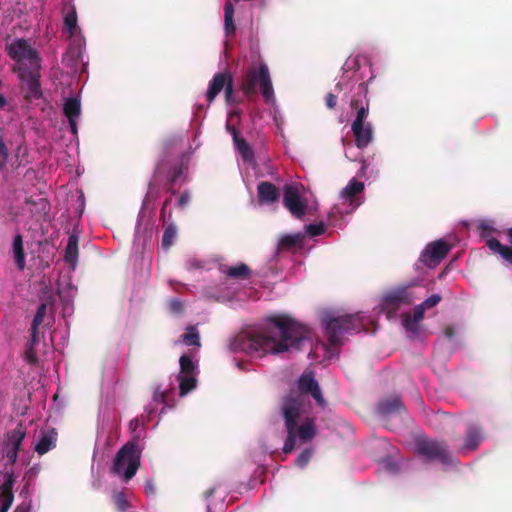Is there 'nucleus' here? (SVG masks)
I'll use <instances>...</instances> for the list:
<instances>
[{"label": "nucleus", "instance_id": "1", "mask_svg": "<svg viewBox=\"0 0 512 512\" xmlns=\"http://www.w3.org/2000/svg\"><path fill=\"white\" fill-rule=\"evenodd\" d=\"M370 321L362 313L353 315L329 316L322 319V325L328 343L316 341L311 329L286 314L267 317L259 327L238 335L230 344L233 351H243L252 357L268 354H280L290 349L310 348L309 356L313 359L322 357L330 360L338 355V347L344 336L358 333Z\"/></svg>", "mask_w": 512, "mask_h": 512}, {"label": "nucleus", "instance_id": "2", "mask_svg": "<svg viewBox=\"0 0 512 512\" xmlns=\"http://www.w3.org/2000/svg\"><path fill=\"white\" fill-rule=\"evenodd\" d=\"M298 390L292 391L282 403V414L287 430V439L283 447L285 453L291 452L297 445L311 441L316 435L315 421L311 417L307 394L310 393L319 406L324 407L325 403L312 373L302 374L298 381Z\"/></svg>", "mask_w": 512, "mask_h": 512}, {"label": "nucleus", "instance_id": "3", "mask_svg": "<svg viewBox=\"0 0 512 512\" xmlns=\"http://www.w3.org/2000/svg\"><path fill=\"white\" fill-rule=\"evenodd\" d=\"M414 298V294L409 288H399L386 293L377 306L378 313L385 314L389 320L396 319L400 314L405 333L411 339L419 335V324L424 318L425 310L436 306L441 300L440 295H431L415 307L412 316L410 312H403L402 307L412 304Z\"/></svg>", "mask_w": 512, "mask_h": 512}, {"label": "nucleus", "instance_id": "4", "mask_svg": "<svg viewBox=\"0 0 512 512\" xmlns=\"http://www.w3.org/2000/svg\"><path fill=\"white\" fill-rule=\"evenodd\" d=\"M257 85L260 87L265 103L271 105L270 113L274 123L277 128L282 131L284 118L276 103L268 67L264 64L260 65L258 69H251L247 73L243 80L242 88L246 95H251L256 93Z\"/></svg>", "mask_w": 512, "mask_h": 512}, {"label": "nucleus", "instance_id": "5", "mask_svg": "<svg viewBox=\"0 0 512 512\" xmlns=\"http://www.w3.org/2000/svg\"><path fill=\"white\" fill-rule=\"evenodd\" d=\"M363 182L352 178L348 184L341 189L337 203H335L328 213V224L334 227H341L344 218L352 214L364 202Z\"/></svg>", "mask_w": 512, "mask_h": 512}, {"label": "nucleus", "instance_id": "6", "mask_svg": "<svg viewBox=\"0 0 512 512\" xmlns=\"http://www.w3.org/2000/svg\"><path fill=\"white\" fill-rule=\"evenodd\" d=\"M367 93V83L361 81L356 87V95L351 100V107L358 109L356 118L351 126L358 148L367 147L373 139V130L371 124L365 123L369 112Z\"/></svg>", "mask_w": 512, "mask_h": 512}, {"label": "nucleus", "instance_id": "7", "mask_svg": "<svg viewBox=\"0 0 512 512\" xmlns=\"http://www.w3.org/2000/svg\"><path fill=\"white\" fill-rule=\"evenodd\" d=\"M7 53L15 61L17 73L26 71H40L41 59L37 50L24 39L13 40L7 45Z\"/></svg>", "mask_w": 512, "mask_h": 512}, {"label": "nucleus", "instance_id": "8", "mask_svg": "<svg viewBox=\"0 0 512 512\" xmlns=\"http://www.w3.org/2000/svg\"><path fill=\"white\" fill-rule=\"evenodd\" d=\"M140 458L141 450L138 444L134 441L128 442L116 454L112 472L127 482L136 474Z\"/></svg>", "mask_w": 512, "mask_h": 512}, {"label": "nucleus", "instance_id": "9", "mask_svg": "<svg viewBox=\"0 0 512 512\" xmlns=\"http://www.w3.org/2000/svg\"><path fill=\"white\" fill-rule=\"evenodd\" d=\"M343 70V75L335 87V91L338 93L354 89V82L363 80L365 76H369V80L374 77L371 65L363 56L349 57L343 66Z\"/></svg>", "mask_w": 512, "mask_h": 512}, {"label": "nucleus", "instance_id": "10", "mask_svg": "<svg viewBox=\"0 0 512 512\" xmlns=\"http://www.w3.org/2000/svg\"><path fill=\"white\" fill-rule=\"evenodd\" d=\"M415 452L427 459H438L444 465L454 463L446 445L442 442L428 438H418L415 444Z\"/></svg>", "mask_w": 512, "mask_h": 512}, {"label": "nucleus", "instance_id": "11", "mask_svg": "<svg viewBox=\"0 0 512 512\" xmlns=\"http://www.w3.org/2000/svg\"><path fill=\"white\" fill-rule=\"evenodd\" d=\"M179 364L180 372L175 380L179 386L180 396H185L196 387L197 364L189 355H182Z\"/></svg>", "mask_w": 512, "mask_h": 512}, {"label": "nucleus", "instance_id": "12", "mask_svg": "<svg viewBox=\"0 0 512 512\" xmlns=\"http://www.w3.org/2000/svg\"><path fill=\"white\" fill-rule=\"evenodd\" d=\"M26 437V430L22 424H18L15 429L8 432L3 440V457L9 464H14L18 457V452Z\"/></svg>", "mask_w": 512, "mask_h": 512}, {"label": "nucleus", "instance_id": "13", "mask_svg": "<svg viewBox=\"0 0 512 512\" xmlns=\"http://www.w3.org/2000/svg\"><path fill=\"white\" fill-rule=\"evenodd\" d=\"M283 202L294 217L301 218L306 214L307 202L301 195L297 185L290 184L285 186Z\"/></svg>", "mask_w": 512, "mask_h": 512}, {"label": "nucleus", "instance_id": "14", "mask_svg": "<svg viewBox=\"0 0 512 512\" xmlns=\"http://www.w3.org/2000/svg\"><path fill=\"white\" fill-rule=\"evenodd\" d=\"M222 89L225 90L226 102L231 104L233 102L234 94L233 81L232 77L225 73L216 74L210 81L207 90L208 102L211 103Z\"/></svg>", "mask_w": 512, "mask_h": 512}, {"label": "nucleus", "instance_id": "15", "mask_svg": "<svg viewBox=\"0 0 512 512\" xmlns=\"http://www.w3.org/2000/svg\"><path fill=\"white\" fill-rule=\"evenodd\" d=\"M117 427V420L108 403H101L98 413L97 442L107 441L109 434Z\"/></svg>", "mask_w": 512, "mask_h": 512}, {"label": "nucleus", "instance_id": "16", "mask_svg": "<svg viewBox=\"0 0 512 512\" xmlns=\"http://www.w3.org/2000/svg\"><path fill=\"white\" fill-rule=\"evenodd\" d=\"M450 250L445 240H437L426 246L420 256V261L428 267L437 266Z\"/></svg>", "mask_w": 512, "mask_h": 512}, {"label": "nucleus", "instance_id": "17", "mask_svg": "<svg viewBox=\"0 0 512 512\" xmlns=\"http://www.w3.org/2000/svg\"><path fill=\"white\" fill-rule=\"evenodd\" d=\"M174 390L175 388L171 383L159 384L154 390L152 403L145 408L146 415L141 417V421L144 422L145 418H150L151 414L156 410V405L163 404L165 407H170V402L174 396Z\"/></svg>", "mask_w": 512, "mask_h": 512}, {"label": "nucleus", "instance_id": "18", "mask_svg": "<svg viewBox=\"0 0 512 512\" xmlns=\"http://www.w3.org/2000/svg\"><path fill=\"white\" fill-rule=\"evenodd\" d=\"M233 117H234V113L229 112L228 120L226 123V128H227L228 132L232 135L235 148H236L238 154L241 156L242 160L245 163H252L253 159H254L253 150L251 149V147L247 144V142L244 139H242L238 136V133L232 124Z\"/></svg>", "mask_w": 512, "mask_h": 512}, {"label": "nucleus", "instance_id": "19", "mask_svg": "<svg viewBox=\"0 0 512 512\" xmlns=\"http://www.w3.org/2000/svg\"><path fill=\"white\" fill-rule=\"evenodd\" d=\"M63 113L66 116L71 133L76 136L78 133V119L81 115V101L73 96L66 98L63 104Z\"/></svg>", "mask_w": 512, "mask_h": 512}, {"label": "nucleus", "instance_id": "20", "mask_svg": "<svg viewBox=\"0 0 512 512\" xmlns=\"http://www.w3.org/2000/svg\"><path fill=\"white\" fill-rule=\"evenodd\" d=\"M44 316L41 315H35L32 327H31V340L28 343L27 351H26V358L29 362H36L37 361V353H38V345L40 342L39 338V332L38 327L43 323Z\"/></svg>", "mask_w": 512, "mask_h": 512}, {"label": "nucleus", "instance_id": "21", "mask_svg": "<svg viewBox=\"0 0 512 512\" xmlns=\"http://www.w3.org/2000/svg\"><path fill=\"white\" fill-rule=\"evenodd\" d=\"M19 78L25 83L28 96L38 99L41 96V88L39 82V71H26L18 73Z\"/></svg>", "mask_w": 512, "mask_h": 512}, {"label": "nucleus", "instance_id": "22", "mask_svg": "<svg viewBox=\"0 0 512 512\" xmlns=\"http://www.w3.org/2000/svg\"><path fill=\"white\" fill-rule=\"evenodd\" d=\"M56 441L57 433L54 429L42 430L34 449L39 455H44L56 446Z\"/></svg>", "mask_w": 512, "mask_h": 512}, {"label": "nucleus", "instance_id": "23", "mask_svg": "<svg viewBox=\"0 0 512 512\" xmlns=\"http://www.w3.org/2000/svg\"><path fill=\"white\" fill-rule=\"evenodd\" d=\"M64 28L65 31L71 38H74V41L82 45L83 39L80 35V30L77 25V14L73 7H70L64 16Z\"/></svg>", "mask_w": 512, "mask_h": 512}, {"label": "nucleus", "instance_id": "24", "mask_svg": "<svg viewBox=\"0 0 512 512\" xmlns=\"http://www.w3.org/2000/svg\"><path fill=\"white\" fill-rule=\"evenodd\" d=\"M259 203L269 205L279 198L278 189L269 182H261L257 187Z\"/></svg>", "mask_w": 512, "mask_h": 512}, {"label": "nucleus", "instance_id": "25", "mask_svg": "<svg viewBox=\"0 0 512 512\" xmlns=\"http://www.w3.org/2000/svg\"><path fill=\"white\" fill-rule=\"evenodd\" d=\"M509 241L512 244V228L508 231ZM487 246L494 253L499 254L503 259L512 264V247L502 245L497 239H487Z\"/></svg>", "mask_w": 512, "mask_h": 512}, {"label": "nucleus", "instance_id": "26", "mask_svg": "<svg viewBox=\"0 0 512 512\" xmlns=\"http://www.w3.org/2000/svg\"><path fill=\"white\" fill-rule=\"evenodd\" d=\"M64 260L72 270H75L78 261V236L75 234L68 238Z\"/></svg>", "mask_w": 512, "mask_h": 512}, {"label": "nucleus", "instance_id": "27", "mask_svg": "<svg viewBox=\"0 0 512 512\" xmlns=\"http://www.w3.org/2000/svg\"><path fill=\"white\" fill-rule=\"evenodd\" d=\"M403 409L400 399L396 396L382 400L377 407L378 413L382 416L400 413Z\"/></svg>", "mask_w": 512, "mask_h": 512}, {"label": "nucleus", "instance_id": "28", "mask_svg": "<svg viewBox=\"0 0 512 512\" xmlns=\"http://www.w3.org/2000/svg\"><path fill=\"white\" fill-rule=\"evenodd\" d=\"M484 439L483 432L477 426L468 429L464 444L461 448L463 452L475 450Z\"/></svg>", "mask_w": 512, "mask_h": 512}, {"label": "nucleus", "instance_id": "29", "mask_svg": "<svg viewBox=\"0 0 512 512\" xmlns=\"http://www.w3.org/2000/svg\"><path fill=\"white\" fill-rule=\"evenodd\" d=\"M13 478L12 475H7L5 482L1 486L0 501L1 512H7L13 503Z\"/></svg>", "mask_w": 512, "mask_h": 512}, {"label": "nucleus", "instance_id": "30", "mask_svg": "<svg viewBox=\"0 0 512 512\" xmlns=\"http://www.w3.org/2000/svg\"><path fill=\"white\" fill-rule=\"evenodd\" d=\"M75 293L76 289L74 287L69 286L64 288L59 284L58 294L63 302L62 312L64 316L70 315L73 312L72 298L74 297Z\"/></svg>", "mask_w": 512, "mask_h": 512}, {"label": "nucleus", "instance_id": "31", "mask_svg": "<svg viewBox=\"0 0 512 512\" xmlns=\"http://www.w3.org/2000/svg\"><path fill=\"white\" fill-rule=\"evenodd\" d=\"M13 258L17 268L23 271L26 266L23 239L22 236L17 234L13 239Z\"/></svg>", "mask_w": 512, "mask_h": 512}, {"label": "nucleus", "instance_id": "32", "mask_svg": "<svg viewBox=\"0 0 512 512\" xmlns=\"http://www.w3.org/2000/svg\"><path fill=\"white\" fill-rule=\"evenodd\" d=\"M234 7L231 0H226L224 6V28L226 35L233 34L235 32V25L233 22Z\"/></svg>", "mask_w": 512, "mask_h": 512}, {"label": "nucleus", "instance_id": "33", "mask_svg": "<svg viewBox=\"0 0 512 512\" xmlns=\"http://www.w3.org/2000/svg\"><path fill=\"white\" fill-rule=\"evenodd\" d=\"M177 237V227L174 223H168L164 229L161 245L164 249H169Z\"/></svg>", "mask_w": 512, "mask_h": 512}, {"label": "nucleus", "instance_id": "34", "mask_svg": "<svg viewBox=\"0 0 512 512\" xmlns=\"http://www.w3.org/2000/svg\"><path fill=\"white\" fill-rule=\"evenodd\" d=\"M225 274L229 279H246L250 274V269L246 264H238L236 266L228 267Z\"/></svg>", "mask_w": 512, "mask_h": 512}, {"label": "nucleus", "instance_id": "35", "mask_svg": "<svg viewBox=\"0 0 512 512\" xmlns=\"http://www.w3.org/2000/svg\"><path fill=\"white\" fill-rule=\"evenodd\" d=\"M301 234H288L281 237L279 246L283 249H289L299 245L302 242Z\"/></svg>", "mask_w": 512, "mask_h": 512}, {"label": "nucleus", "instance_id": "36", "mask_svg": "<svg viewBox=\"0 0 512 512\" xmlns=\"http://www.w3.org/2000/svg\"><path fill=\"white\" fill-rule=\"evenodd\" d=\"M182 341L188 346H200L199 334L195 327H189L187 333L182 336Z\"/></svg>", "mask_w": 512, "mask_h": 512}, {"label": "nucleus", "instance_id": "37", "mask_svg": "<svg viewBox=\"0 0 512 512\" xmlns=\"http://www.w3.org/2000/svg\"><path fill=\"white\" fill-rule=\"evenodd\" d=\"M113 501L120 512H126L130 506L126 495L123 492H115L113 494Z\"/></svg>", "mask_w": 512, "mask_h": 512}, {"label": "nucleus", "instance_id": "38", "mask_svg": "<svg viewBox=\"0 0 512 512\" xmlns=\"http://www.w3.org/2000/svg\"><path fill=\"white\" fill-rule=\"evenodd\" d=\"M326 226L323 222H319L316 224H309L305 227V231L307 234L311 236H318L325 232Z\"/></svg>", "mask_w": 512, "mask_h": 512}, {"label": "nucleus", "instance_id": "39", "mask_svg": "<svg viewBox=\"0 0 512 512\" xmlns=\"http://www.w3.org/2000/svg\"><path fill=\"white\" fill-rule=\"evenodd\" d=\"M313 451L311 449L304 450L296 459V465L303 468L307 465L312 457Z\"/></svg>", "mask_w": 512, "mask_h": 512}, {"label": "nucleus", "instance_id": "40", "mask_svg": "<svg viewBox=\"0 0 512 512\" xmlns=\"http://www.w3.org/2000/svg\"><path fill=\"white\" fill-rule=\"evenodd\" d=\"M493 224V221L490 220H484L479 224V229L483 237H488L489 234L494 231Z\"/></svg>", "mask_w": 512, "mask_h": 512}, {"label": "nucleus", "instance_id": "41", "mask_svg": "<svg viewBox=\"0 0 512 512\" xmlns=\"http://www.w3.org/2000/svg\"><path fill=\"white\" fill-rule=\"evenodd\" d=\"M381 465L383 469L391 473L396 472L397 470V465L391 459L383 460Z\"/></svg>", "mask_w": 512, "mask_h": 512}, {"label": "nucleus", "instance_id": "42", "mask_svg": "<svg viewBox=\"0 0 512 512\" xmlns=\"http://www.w3.org/2000/svg\"><path fill=\"white\" fill-rule=\"evenodd\" d=\"M190 201V195L187 191H184L178 201H177V206L180 207V208H184Z\"/></svg>", "mask_w": 512, "mask_h": 512}, {"label": "nucleus", "instance_id": "43", "mask_svg": "<svg viewBox=\"0 0 512 512\" xmlns=\"http://www.w3.org/2000/svg\"><path fill=\"white\" fill-rule=\"evenodd\" d=\"M184 167L183 166H179L178 168H176L173 172V175H172V178H171V181L173 183H176L180 178L183 177L184 175Z\"/></svg>", "mask_w": 512, "mask_h": 512}, {"label": "nucleus", "instance_id": "44", "mask_svg": "<svg viewBox=\"0 0 512 512\" xmlns=\"http://www.w3.org/2000/svg\"><path fill=\"white\" fill-rule=\"evenodd\" d=\"M209 297L215 298L217 300H230L233 295L230 292H220L218 294H210Z\"/></svg>", "mask_w": 512, "mask_h": 512}, {"label": "nucleus", "instance_id": "45", "mask_svg": "<svg viewBox=\"0 0 512 512\" xmlns=\"http://www.w3.org/2000/svg\"><path fill=\"white\" fill-rule=\"evenodd\" d=\"M144 488H145V492L147 495L155 494L156 488H155L152 480H150V479L146 480Z\"/></svg>", "mask_w": 512, "mask_h": 512}, {"label": "nucleus", "instance_id": "46", "mask_svg": "<svg viewBox=\"0 0 512 512\" xmlns=\"http://www.w3.org/2000/svg\"><path fill=\"white\" fill-rule=\"evenodd\" d=\"M169 306H170V309L175 313L180 312L182 309V303L178 299L171 300L169 303Z\"/></svg>", "mask_w": 512, "mask_h": 512}, {"label": "nucleus", "instance_id": "47", "mask_svg": "<svg viewBox=\"0 0 512 512\" xmlns=\"http://www.w3.org/2000/svg\"><path fill=\"white\" fill-rule=\"evenodd\" d=\"M337 102V95L329 93L326 97V105L328 108H334Z\"/></svg>", "mask_w": 512, "mask_h": 512}, {"label": "nucleus", "instance_id": "48", "mask_svg": "<svg viewBox=\"0 0 512 512\" xmlns=\"http://www.w3.org/2000/svg\"><path fill=\"white\" fill-rule=\"evenodd\" d=\"M7 157H8L7 148H6L2 138L0 137V161H6Z\"/></svg>", "mask_w": 512, "mask_h": 512}, {"label": "nucleus", "instance_id": "49", "mask_svg": "<svg viewBox=\"0 0 512 512\" xmlns=\"http://www.w3.org/2000/svg\"><path fill=\"white\" fill-rule=\"evenodd\" d=\"M30 511V502L24 501L20 505L17 506L14 512H29Z\"/></svg>", "mask_w": 512, "mask_h": 512}, {"label": "nucleus", "instance_id": "50", "mask_svg": "<svg viewBox=\"0 0 512 512\" xmlns=\"http://www.w3.org/2000/svg\"><path fill=\"white\" fill-rule=\"evenodd\" d=\"M169 204V201L166 200L163 207H162V210H161V217L163 218L164 221L167 220V218H170L171 214L170 213H167V206Z\"/></svg>", "mask_w": 512, "mask_h": 512}, {"label": "nucleus", "instance_id": "51", "mask_svg": "<svg viewBox=\"0 0 512 512\" xmlns=\"http://www.w3.org/2000/svg\"><path fill=\"white\" fill-rule=\"evenodd\" d=\"M40 471V466L39 465H34L33 467H31L29 469V471L27 472V476L28 477H33V476H36Z\"/></svg>", "mask_w": 512, "mask_h": 512}, {"label": "nucleus", "instance_id": "52", "mask_svg": "<svg viewBox=\"0 0 512 512\" xmlns=\"http://www.w3.org/2000/svg\"><path fill=\"white\" fill-rule=\"evenodd\" d=\"M46 312H47V305L43 303L38 307L36 314L45 317Z\"/></svg>", "mask_w": 512, "mask_h": 512}, {"label": "nucleus", "instance_id": "53", "mask_svg": "<svg viewBox=\"0 0 512 512\" xmlns=\"http://www.w3.org/2000/svg\"><path fill=\"white\" fill-rule=\"evenodd\" d=\"M140 424V421L139 419H133L130 421L129 423V426H130V429H132L133 431H135L137 429V427L139 426Z\"/></svg>", "mask_w": 512, "mask_h": 512}, {"label": "nucleus", "instance_id": "54", "mask_svg": "<svg viewBox=\"0 0 512 512\" xmlns=\"http://www.w3.org/2000/svg\"><path fill=\"white\" fill-rule=\"evenodd\" d=\"M153 199H154V198H153V196H152V192H151V190H150V191L147 193V195H146V197H145V199H144V201H143V206H144V207H145V206H147V205L149 204V202H150L151 200H153Z\"/></svg>", "mask_w": 512, "mask_h": 512}, {"label": "nucleus", "instance_id": "55", "mask_svg": "<svg viewBox=\"0 0 512 512\" xmlns=\"http://www.w3.org/2000/svg\"><path fill=\"white\" fill-rule=\"evenodd\" d=\"M6 104V99L3 95L0 94V109H2Z\"/></svg>", "mask_w": 512, "mask_h": 512}, {"label": "nucleus", "instance_id": "56", "mask_svg": "<svg viewBox=\"0 0 512 512\" xmlns=\"http://www.w3.org/2000/svg\"><path fill=\"white\" fill-rule=\"evenodd\" d=\"M367 168V165L365 164V162H363L362 166H361V169H360V174L363 175L365 173V170Z\"/></svg>", "mask_w": 512, "mask_h": 512}, {"label": "nucleus", "instance_id": "57", "mask_svg": "<svg viewBox=\"0 0 512 512\" xmlns=\"http://www.w3.org/2000/svg\"><path fill=\"white\" fill-rule=\"evenodd\" d=\"M140 214H142V211L140 212ZM139 218H141V215H139ZM139 229H140V219H138V222H137L136 233H138Z\"/></svg>", "mask_w": 512, "mask_h": 512}, {"label": "nucleus", "instance_id": "58", "mask_svg": "<svg viewBox=\"0 0 512 512\" xmlns=\"http://www.w3.org/2000/svg\"><path fill=\"white\" fill-rule=\"evenodd\" d=\"M6 161H0V168L3 166V164L5 163Z\"/></svg>", "mask_w": 512, "mask_h": 512}, {"label": "nucleus", "instance_id": "59", "mask_svg": "<svg viewBox=\"0 0 512 512\" xmlns=\"http://www.w3.org/2000/svg\"><path fill=\"white\" fill-rule=\"evenodd\" d=\"M237 366H238L240 369H242L241 363H239V362H238V363H237Z\"/></svg>", "mask_w": 512, "mask_h": 512}]
</instances>
